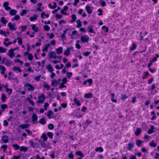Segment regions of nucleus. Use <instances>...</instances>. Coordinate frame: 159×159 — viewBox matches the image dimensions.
<instances>
[{
    "label": "nucleus",
    "instance_id": "nucleus-1",
    "mask_svg": "<svg viewBox=\"0 0 159 159\" xmlns=\"http://www.w3.org/2000/svg\"><path fill=\"white\" fill-rule=\"evenodd\" d=\"M7 25L11 30L15 31L17 30V27L15 23H12L11 22H9L8 24Z\"/></svg>",
    "mask_w": 159,
    "mask_h": 159
},
{
    "label": "nucleus",
    "instance_id": "nucleus-2",
    "mask_svg": "<svg viewBox=\"0 0 159 159\" xmlns=\"http://www.w3.org/2000/svg\"><path fill=\"white\" fill-rule=\"evenodd\" d=\"M94 8L93 7H91L89 5H87L85 7V9L89 14H91L93 13Z\"/></svg>",
    "mask_w": 159,
    "mask_h": 159
},
{
    "label": "nucleus",
    "instance_id": "nucleus-3",
    "mask_svg": "<svg viewBox=\"0 0 159 159\" xmlns=\"http://www.w3.org/2000/svg\"><path fill=\"white\" fill-rule=\"evenodd\" d=\"M89 39V37L87 35H83L80 37L81 41L84 43H88Z\"/></svg>",
    "mask_w": 159,
    "mask_h": 159
},
{
    "label": "nucleus",
    "instance_id": "nucleus-4",
    "mask_svg": "<svg viewBox=\"0 0 159 159\" xmlns=\"http://www.w3.org/2000/svg\"><path fill=\"white\" fill-rule=\"evenodd\" d=\"M45 99V97L43 93H42L38 97V102L39 103H42L43 102L44 100Z\"/></svg>",
    "mask_w": 159,
    "mask_h": 159
},
{
    "label": "nucleus",
    "instance_id": "nucleus-5",
    "mask_svg": "<svg viewBox=\"0 0 159 159\" xmlns=\"http://www.w3.org/2000/svg\"><path fill=\"white\" fill-rule=\"evenodd\" d=\"M73 49L74 48L72 46L67 47L64 52V55L66 56H69L70 54V51H73Z\"/></svg>",
    "mask_w": 159,
    "mask_h": 159
},
{
    "label": "nucleus",
    "instance_id": "nucleus-6",
    "mask_svg": "<svg viewBox=\"0 0 159 159\" xmlns=\"http://www.w3.org/2000/svg\"><path fill=\"white\" fill-rule=\"evenodd\" d=\"M25 87L29 91H33L34 90V87L32 85L28 83L25 84Z\"/></svg>",
    "mask_w": 159,
    "mask_h": 159
},
{
    "label": "nucleus",
    "instance_id": "nucleus-7",
    "mask_svg": "<svg viewBox=\"0 0 159 159\" xmlns=\"http://www.w3.org/2000/svg\"><path fill=\"white\" fill-rule=\"evenodd\" d=\"M48 56L50 58L56 59L57 58L56 52L54 51H52L48 53Z\"/></svg>",
    "mask_w": 159,
    "mask_h": 159
},
{
    "label": "nucleus",
    "instance_id": "nucleus-8",
    "mask_svg": "<svg viewBox=\"0 0 159 159\" xmlns=\"http://www.w3.org/2000/svg\"><path fill=\"white\" fill-rule=\"evenodd\" d=\"M61 81L60 79H58V80H54L51 82V84L52 86L54 87L57 86L60 83Z\"/></svg>",
    "mask_w": 159,
    "mask_h": 159
},
{
    "label": "nucleus",
    "instance_id": "nucleus-9",
    "mask_svg": "<svg viewBox=\"0 0 159 159\" xmlns=\"http://www.w3.org/2000/svg\"><path fill=\"white\" fill-rule=\"evenodd\" d=\"M3 44L5 45L6 47L11 44V42H9V39L8 38H5L4 39Z\"/></svg>",
    "mask_w": 159,
    "mask_h": 159
},
{
    "label": "nucleus",
    "instance_id": "nucleus-10",
    "mask_svg": "<svg viewBox=\"0 0 159 159\" xmlns=\"http://www.w3.org/2000/svg\"><path fill=\"white\" fill-rule=\"evenodd\" d=\"M38 117L37 115L35 114H34L32 115V121L33 123L36 124L38 123L37 120Z\"/></svg>",
    "mask_w": 159,
    "mask_h": 159
},
{
    "label": "nucleus",
    "instance_id": "nucleus-11",
    "mask_svg": "<svg viewBox=\"0 0 159 159\" xmlns=\"http://www.w3.org/2000/svg\"><path fill=\"white\" fill-rule=\"evenodd\" d=\"M47 115L48 118L49 119L53 118L54 116L53 112L51 110L48 111L47 112Z\"/></svg>",
    "mask_w": 159,
    "mask_h": 159
},
{
    "label": "nucleus",
    "instance_id": "nucleus-12",
    "mask_svg": "<svg viewBox=\"0 0 159 159\" xmlns=\"http://www.w3.org/2000/svg\"><path fill=\"white\" fill-rule=\"evenodd\" d=\"M30 126V125L26 123L24 124H20L19 125V127L22 129H26L29 128Z\"/></svg>",
    "mask_w": 159,
    "mask_h": 159
},
{
    "label": "nucleus",
    "instance_id": "nucleus-13",
    "mask_svg": "<svg viewBox=\"0 0 159 159\" xmlns=\"http://www.w3.org/2000/svg\"><path fill=\"white\" fill-rule=\"evenodd\" d=\"M14 50L11 49L8 51L7 53V55L10 58H11L14 56Z\"/></svg>",
    "mask_w": 159,
    "mask_h": 159
},
{
    "label": "nucleus",
    "instance_id": "nucleus-14",
    "mask_svg": "<svg viewBox=\"0 0 159 159\" xmlns=\"http://www.w3.org/2000/svg\"><path fill=\"white\" fill-rule=\"evenodd\" d=\"M68 7L67 6H64L63 8L62 9L61 11V13L63 15H68L67 14L66 11L68 10Z\"/></svg>",
    "mask_w": 159,
    "mask_h": 159
},
{
    "label": "nucleus",
    "instance_id": "nucleus-15",
    "mask_svg": "<svg viewBox=\"0 0 159 159\" xmlns=\"http://www.w3.org/2000/svg\"><path fill=\"white\" fill-rule=\"evenodd\" d=\"M48 7L50 9H53L56 8L57 4L55 2H52L48 4Z\"/></svg>",
    "mask_w": 159,
    "mask_h": 159
},
{
    "label": "nucleus",
    "instance_id": "nucleus-16",
    "mask_svg": "<svg viewBox=\"0 0 159 159\" xmlns=\"http://www.w3.org/2000/svg\"><path fill=\"white\" fill-rule=\"evenodd\" d=\"M8 137L6 135H3L2 136L1 141L2 143H6L8 141Z\"/></svg>",
    "mask_w": 159,
    "mask_h": 159
},
{
    "label": "nucleus",
    "instance_id": "nucleus-17",
    "mask_svg": "<svg viewBox=\"0 0 159 159\" xmlns=\"http://www.w3.org/2000/svg\"><path fill=\"white\" fill-rule=\"evenodd\" d=\"M29 52H28V53L26 54V52H25L24 53V56L26 57H27L28 59L29 60H32L33 59V58L34 57L33 55L29 53Z\"/></svg>",
    "mask_w": 159,
    "mask_h": 159
},
{
    "label": "nucleus",
    "instance_id": "nucleus-18",
    "mask_svg": "<svg viewBox=\"0 0 159 159\" xmlns=\"http://www.w3.org/2000/svg\"><path fill=\"white\" fill-rule=\"evenodd\" d=\"M32 30L35 32H37L39 30V27L36 25L33 24L31 25Z\"/></svg>",
    "mask_w": 159,
    "mask_h": 159
},
{
    "label": "nucleus",
    "instance_id": "nucleus-19",
    "mask_svg": "<svg viewBox=\"0 0 159 159\" xmlns=\"http://www.w3.org/2000/svg\"><path fill=\"white\" fill-rule=\"evenodd\" d=\"M62 50V47H60L56 48L55 50V51L57 54H60L62 53L63 52Z\"/></svg>",
    "mask_w": 159,
    "mask_h": 159
},
{
    "label": "nucleus",
    "instance_id": "nucleus-20",
    "mask_svg": "<svg viewBox=\"0 0 159 159\" xmlns=\"http://www.w3.org/2000/svg\"><path fill=\"white\" fill-rule=\"evenodd\" d=\"M8 6L9 3L7 2H5L3 3V6L6 10H9L11 9V8L8 7Z\"/></svg>",
    "mask_w": 159,
    "mask_h": 159
},
{
    "label": "nucleus",
    "instance_id": "nucleus-21",
    "mask_svg": "<svg viewBox=\"0 0 159 159\" xmlns=\"http://www.w3.org/2000/svg\"><path fill=\"white\" fill-rule=\"evenodd\" d=\"M27 29V26L26 25H22L21 27L19 28V29H21V30L20 32V33H22L23 32L25 31Z\"/></svg>",
    "mask_w": 159,
    "mask_h": 159
},
{
    "label": "nucleus",
    "instance_id": "nucleus-22",
    "mask_svg": "<svg viewBox=\"0 0 159 159\" xmlns=\"http://www.w3.org/2000/svg\"><path fill=\"white\" fill-rule=\"evenodd\" d=\"M46 69H47L50 72H52L53 69L51 65L49 64L47 66Z\"/></svg>",
    "mask_w": 159,
    "mask_h": 159
},
{
    "label": "nucleus",
    "instance_id": "nucleus-23",
    "mask_svg": "<svg viewBox=\"0 0 159 159\" xmlns=\"http://www.w3.org/2000/svg\"><path fill=\"white\" fill-rule=\"evenodd\" d=\"M50 46V44L49 43H48L47 44L44 45V47L43 48V49L42 50V51L43 52H44L45 51H48V48Z\"/></svg>",
    "mask_w": 159,
    "mask_h": 159
},
{
    "label": "nucleus",
    "instance_id": "nucleus-24",
    "mask_svg": "<svg viewBox=\"0 0 159 159\" xmlns=\"http://www.w3.org/2000/svg\"><path fill=\"white\" fill-rule=\"evenodd\" d=\"M14 71L16 72L17 73H20L21 72L22 70L19 67H14L13 68Z\"/></svg>",
    "mask_w": 159,
    "mask_h": 159
},
{
    "label": "nucleus",
    "instance_id": "nucleus-25",
    "mask_svg": "<svg viewBox=\"0 0 159 159\" xmlns=\"http://www.w3.org/2000/svg\"><path fill=\"white\" fill-rule=\"evenodd\" d=\"M6 70V69L4 66L0 65V70H1L0 73L1 74H4Z\"/></svg>",
    "mask_w": 159,
    "mask_h": 159
},
{
    "label": "nucleus",
    "instance_id": "nucleus-26",
    "mask_svg": "<svg viewBox=\"0 0 159 159\" xmlns=\"http://www.w3.org/2000/svg\"><path fill=\"white\" fill-rule=\"evenodd\" d=\"M155 129V127L154 126L152 125L151 127V129H149L148 131V134H150L153 133L154 132V129Z\"/></svg>",
    "mask_w": 159,
    "mask_h": 159
},
{
    "label": "nucleus",
    "instance_id": "nucleus-27",
    "mask_svg": "<svg viewBox=\"0 0 159 159\" xmlns=\"http://www.w3.org/2000/svg\"><path fill=\"white\" fill-rule=\"evenodd\" d=\"M93 97L92 94L90 93H85L84 95V97L86 98H90Z\"/></svg>",
    "mask_w": 159,
    "mask_h": 159
},
{
    "label": "nucleus",
    "instance_id": "nucleus-28",
    "mask_svg": "<svg viewBox=\"0 0 159 159\" xmlns=\"http://www.w3.org/2000/svg\"><path fill=\"white\" fill-rule=\"evenodd\" d=\"M73 101L78 106H80L81 105V103L80 101L78 100V99L76 98H74L73 99Z\"/></svg>",
    "mask_w": 159,
    "mask_h": 159
},
{
    "label": "nucleus",
    "instance_id": "nucleus-29",
    "mask_svg": "<svg viewBox=\"0 0 159 159\" xmlns=\"http://www.w3.org/2000/svg\"><path fill=\"white\" fill-rule=\"evenodd\" d=\"M68 30L67 29L64 30L63 31V33L61 35V38L63 39L64 40L66 39V38L65 35Z\"/></svg>",
    "mask_w": 159,
    "mask_h": 159
},
{
    "label": "nucleus",
    "instance_id": "nucleus-30",
    "mask_svg": "<svg viewBox=\"0 0 159 159\" xmlns=\"http://www.w3.org/2000/svg\"><path fill=\"white\" fill-rule=\"evenodd\" d=\"M87 30L89 32L91 33H95L91 26H89L87 27Z\"/></svg>",
    "mask_w": 159,
    "mask_h": 159
},
{
    "label": "nucleus",
    "instance_id": "nucleus-31",
    "mask_svg": "<svg viewBox=\"0 0 159 159\" xmlns=\"http://www.w3.org/2000/svg\"><path fill=\"white\" fill-rule=\"evenodd\" d=\"M156 56L154 57L152 59L150 60V61L151 62H153V61H156L157 58L159 57V55L157 54H155Z\"/></svg>",
    "mask_w": 159,
    "mask_h": 159
},
{
    "label": "nucleus",
    "instance_id": "nucleus-32",
    "mask_svg": "<svg viewBox=\"0 0 159 159\" xmlns=\"http://www.w3.org/2000/svg\"><path fill=\"white\" fill-rule=\"evenodd\" d=\"M17 13V11L14 9H11L9 11L10 14L11 16H14Z\"/></svg>",
    "mask_w": 159,
    "mask_h": 159
},
{
    "label": "nucleus",
    "instance_id": "nucleus-33",
    "mask_svg": "<svg viewBox=\"0 0 159 159\" xmlns=\"http://www.w3.org/2000/svg\"><path fill=\"white\" fill-rule=\"evenodd\" d=\"M42 4L41 3H39L37 4V10L40 11H41L42 10L41 9V7H42Z\"/></svg>",
    "mask_w": 159,
    "mask_h": 159
},
{
    "label": "nucleus",
    "instance_id": "nucleus-34",
    "mask_svg": "<svg viewBox=\"0 0 159 159\" xmlns=\"http://www.w3.org/2000/svg\"><path fill=\"white\" fill-rule=\"evenodd\" d=\"M37 18V16L36 14H34L33 16L31 17L30 18V21H32L34 20H36Z\"/></svg>",
    "mask_w": 159,
    "mask_h": 159
},
{
    "label": "nucleus",
    "instance_id": "nucleus-35",
    "mask_svg": "<svg viewBox=\"0 0 159 159\" xmlns=\"http://www.w3.org/2000/svg\"><path fill=\"white\" fill-rule=\"evenodd\" d=\"M71 18H72V20L71 21V23H73L75 21L76 19V17L75 15L74 14L72 15L71 16Z\"/></svg>",
    "mask_w": 159,
    "mask_h": 159
},
{
    "label": "nucleus",
    "instance_id": "nucleus-36",
    "mask_svg": "<svg viewBox=\"0 0 159 159\" xmlns=\"http://www.w3.org/2000/svg\"><path fill=\"white\" fill-rule=\"evenodd\" d=\"M43 29L45 31H48L50 30V28L48 25H46L43 26Z\"/></svg>",
    "mask_w": 159,
    "mask_h": 159
},
{
    "label": "nucleus",
    "instance_id": "nucleus-37",
    "mask_svg": "<svg viewBox=\"0 0 159 159\" xmlns=\"http://www.w3.org/2000/svg\"><path fill=\"white\" fill-rule=\"evenodd\" d=\"M141 130L140 129L138 128L136 129V130L135 132V134L136 136H138L141 133Z\"/></svg>",
    "mask_w": 159,
    "mask_h": 159
},
{
    "label": "nucleus",
    "instance_id": "nucleus-38",
    "mask_svg": "<svg viewBox=\"0 0 159 159\" xmlns=\"http://www.w3.org/2000/svg\"><path fill=\"white\" fill-rule=\"evenodd\" d=\"M0 21L3 24H6L8 22V21L3 17H1Z\"/></svg>",
    "mask_w": 159,
    "mask_h": 159
},
{
    "label": "nucleus",
    "instance_id": "nucleus-39",
    "mask_svg": "<svg viewBox=\"0 0 159 159\" xmlns=\"http://www.w3.org/2000/svg\"><path fill=\"white\" fill-rule=\"evenodd\" d=\"M95 151L96 152H102L103 151V149L101 147L96 148L95 149Z\"/></svg>",
    "mask_w": 159,
    "mask_h": 159
},
{
    "label": "nucleus",
    "instance_id": "nucleus-40",
    "mask_svg": "<svg viewBox=\"0 0 159 159\" xmlns=\"http://www.w3.org/2000/svg\"><path fill=\"white\" fill-rule=\"evenodd\" d=\"M7 49L4 48L2 47H0V52L1 53H4L6 52Z\"/></svg>",
    "mask_w": 159,
    "mask_h": 159
},
{
    "label": "nucleus",
    "instance_id": "nucleus-41",
    "mask_svg": "<svg viewBox=\"0 0 159 159\" xmlns=\"http://www.w3.org/2000/svg\"><path fill=\"white\" fill-rule=\"evenodd\" d=\"M111 100L113 102H116L117 101L116 99H114L115 94L114 93H111Z\"/></svg>",
    "mask_w": 159,
    "mask_h": 159
},
{
    "label": "nucleus",
    "instance_id": "nucleus-42",
    "mask_svg": "<svg viewBox=\"0 0 159 159\" xmlns=\"http://www.w3.org/2000/svg\"><path fill=\"white\" fill-rule=\"evenodd\" d=\"M27 47V51L25 52L26 54L28 53V52H29L30 50L31 46L29 43H27L26 45Z\"/></svg>",
    "mask_w": 159,
    "mask_h": 159
},
{
    "label": "nucleus",
    "instance_id": "nucleus-43",
    "mask_svg": "<svg viewBox=\"0 0 159 159\" xmlns=\"http://www.w3.org/2000/svg\"><path fill=\"white\" fill-rule=\"evenodd\" d=\"M6 91L7 93L9 95H10L12 93V90L11 89L7 88Z\"/></svg>",
    "mask_w": 159,
    "mask_h": 159
},
{
    "label": "nucleus",
    "instance_id": "nucleus-44",
    "mask_svg": "<svg viewBox=\"0 0 159 159\" xmlns=\"http://www.w3.org/2000/svg\"><path fill=\"white\" fill-rule=\"evenodd\" d=\"M6 96L5 94L2 93V94L1 99L2 102H4L6 100Z\"/></svg>",
    "mask_w": 159,
    "mask_h": 159
},
{
    "label": "nucleus",
    "instance_id": "nucleus-45",
    "mask_svg": "<svg viewBox=\"0 0 159 159\" xmlns=\"http://www.w3.org/2000/svg\"><path fill=\"white\" fill-rule=\"evenodd\" d=\"M28 148L26 147L22 146L20 148V150L21 151L26 152Z\"/></svg>",
    "mask_w": 159,
    "mask_h": 159
},
{
    "label": "nucleus",
    "instance_id": "nucleus-46",
    "mask_svg": "<svg viewBox=\"0 0 159 159\" xmlns=\"http://www.w3.org/2000/svg\"><path fill=\"white\" fill-rule=\"evenodd\" d=\"M20 19V16L18 15H16L14 16L13 18H12L11 19V20L12 21L14 20H19Z\"/></svg>",
    "mask_w": 159,
    "mask_h": 159
},
{
    "label": "nucleus",
    "instance_id": "nucleus-47",
    "mask_svg": "<svg viewBox=\"0 0 159 159\" xmlns=\"http://www.w3.org/2000/svg\"><path fill=\"white\" fill-rule=\"evenodd\" d=\"M136 45L135 43H132V46L130 47V49L131 50L133 51L136 49Z\"/></svg>",
    "mask_w": 159,
    "mask_h": 159
},
{
    "label": "nucleus",
    "instance_id": "nucleus-48",
    "mask_svg": "<svg viewBox=\"0 0 159 159\" xmlns=\"http://www.w3.org/2000/svg\"><path fill=\"white\" fill-rule=\"evenodd\" d=\"M76 22L77 24V28H79L81 27L82 26V24H81V22L80 20H77L76 21Z\"/></svg>",
    "mask_w": 159,
    "mask_h": 159
},
{
    "label": "nucleus",
    "instance_id": "nucleus-49",
    "mask_svg": "<svg viewBox=\"0 0 159 159\" xmlns=\"http://www.w3.org/2000/svg\"><path fill=\"white\" fill-rule=\"evenodd\" d=\"M44 88L46 89L47 90H49L50 88V87L49 85H48L46 83H45L43 85Z\"/></svg>",
    "mask_w": 159,
    "mask_h": 159
},
{
    "label": "nucleus",
    "instance_id": "nucleus-50",
    "mask_svg": "<svg viewBox=\"0 0 159 159\" xmlns=\"http://www.w3.org/2000/svg\"><path fill=\"white\" fill-rule=\"evenodd\" d=\"M17 39L19 45H21L22 44V39L21 37H17Z\"/></svg>",
    "mask_w": 159,
    "mask_h": 159
},
{
    "label": "nucleus",
    "instance_id": "nucleus-51",
    "mask_svg": "<svg viewBox=\"0 0 159 159\" xmlns=\"http://www.w3.org/2000/svg\"><path fill=\"white\" fill-rule=\"evenodd\" d=\"M150 74L148 72L145 71L143 73V75L142 78L143 79H144L146 78V77L147 75H149Z\"/></svg>",
    "mask_w": 159,
    "mask_h": 159
},
{
    "label": "nucleus",
    "instance_id": "nucleus-52",
    "mask_svg": "<svg viewBox=\"0 0 159 159\" xmlns=\"http://www.w3.org/2000/svg\"><path fill=\"white\" fill-rule=\"evenodd\" d=\"M150 145L152 147L155 148L157 146V144L156 143H154V142L152 141H151L149 143Z\"/></svg>",
    "mask_w": 159,
    "mask_h": 159
},
{
    "label": "nucleus",
    "instance_id": "nucleus-53",
    "mask_svg": "<svg viewBox=\"0 0 159 159\" xmlns=\"http://www.w3.org/2000/svg\"><path fill=\"white\" fill-rule=\"evenodd\" d=\"M75 153L78 156H80L82 157H84V154L81 152L80 151L76 152H75Z\"/></svg>",
    "mask_w": 159,
    "mask_h": 159
},
{
    "label": "nucleus",
    "instance_id": "nucleus-54",
    "mask_svg": "<svg viewBox=\"0 0 159 159\" xmlns=\"http://www.w3.org/2000/svg\"><path fill=\"white\" fill-rule=\"evenodd\" d=\"M134 143H129L128 145V149L129 150H131L134 147Z\"/></svg>",
    "mask_w": 159,
    "mask_h": 159
},
{
    "label": "nucleus",
    "instance_id": "nucleus-55",
    "mask_svg": "<svg viewBox=\"0 0 159 159\" xmlns=\"http://www.w3.org/2000/svg\"><path fill=\"white\" fill-rule=\"evenodd\" d=\"M99 3L102 7H104L106 5V2L103 0H100Z\"/></svg>",
    "mask_w": 159,
    "mask_h": 159
},
{
    "label": "nucleus",
    "instance_id": "nucleus-56",
    "mask_svg": "<svg viewBox=\"0 0 159 159\" xmlns=\"http://www.w3.org/2000/svg\"><path fill=\"white\" fill-rule=\"evenodd\" d=\"M46 121H45L44 118L41 119L39 121V123L41 124L44 125L46 124Z\"/></svg>",
    "mask_w": 159,
    "mask_h": 159
},
{
    "label": "nucleus",
    "instance_id": "nucleus-57",
    "mask_svg": "<svg viewBox=\"0 0 159 159\" xmlns=\"http://www.w3.org/2000/svg\"><path fill=\"white\" fill-rule=\"evenodd\" d=\"M1 108L2 109V110H4L8 107L7 105L6 104L2 105L0 106Z\"/></svg>",
    "mask_w": 159,
    "mask_h": 159
},
{
    "label": "nucleus",
    "instance_id": "nucleus-58",
    "mask_svg": "<svg viewBox=\"0 0 159 159\" xmlns=\"http://www.w3.org/2000/svg\"><path fill=\"white\" fill-rule=\"evenodd\" d=\"M12 146L16 150H18L20 148V146L17 144H13Z\"/></svg>",
    "mask_w": 159,
    "mask_h": 159
},
{
    "label": "nucleus",
    "instance_id": "nucleus-59",
    "mask_svg": "<svg viewBox=\"0 0 159 159\" xmlns=\"http://www.w3.org/2000/svg\"><path fill=\"white\" fill-rule=\"evenodd\" d=\"M7 148V146L6 145H2L1 147V149H3V152H5Z\"/></svg>",
    "mask_w": 159,
    "mask_h": 159
},
{
    "label": "nucleus",
    "instance_id": "nucleus-60",
    "mask_svg": "<svg viewBox=\"0 0 159 159\" xmlns=\"http://www.w3.org/2000/svg\"><path fill=\"white\" fill-rule=\"evenodd\" d=\"M142 141L140 140H137L136 142V144L137 146L139 147L142 144Z\"/></svg>",
    "mask_w": 159,
    "mask_h": 159
},
{
    "label": "nucleus",
    "instance_id": "nucleus-61",
    "mask_svg": "<svg viewBox=\"0 0 159 159\" xmlns=\"http://www.w3.org/2000/svg\"><path fill=\"white\" fill-rule=\"evenodd\" d=\"M6 58L5 57H3L2 58V57L0 56V64L1 63L3 64Z\"/></svg>",
    "mask_w": 159,
    "mask_h": 159
},
{
    "label": "nucleus",
    "instance_id": "nucleus-62",
    "mask_svg": "<svg viewBox=\"0 0 159 159\" xmlns=\"http://www.w3.org/2000/svg\"><path fill=\"white\" fill-rule=\"evenodd\" d=\"M55 17L57 19H60L62 18V16L56 14L55 15Z\"/></svg>",
    "mask_w": 159,
    "mask_h": 159
},
{
    "label": "nucleus",
    "instance_id": "nucleus-63",
    "mask_svg": "<svg viewBox=\"0 0 159 159\" xmlns=\"http://www.w3.org/2000/svg\"><path fill=\"white\" fill-rule=\"evenodd\" d=\"M69 158L71 159H73L74 158V156L72 152H71L70 153H69L68 155Z\"/></svg>",
    "mask_w": 159,
    "mask_h": 159
},
{
    "label": "nucleus",
    "instance_id": "nucleus-64",
    "mask_svg": "<svg viewBox=\"0 0 159 159\" xmlns=\"http://www.w3.org/2000/svg\"><path fill=\"white\" fill-rule=\"evenodd\" d=\"M5 65L7 66H9L12 64V62L10 61H7L5 62Z\"/></svg>",
    "mask_w": 159,
    "mask_h": 159
}]
</instances>
